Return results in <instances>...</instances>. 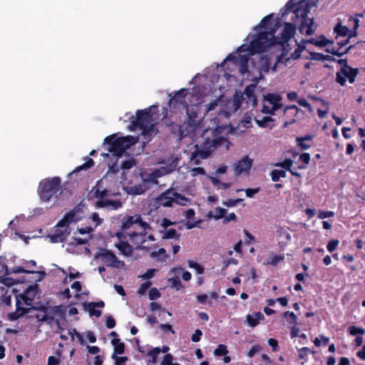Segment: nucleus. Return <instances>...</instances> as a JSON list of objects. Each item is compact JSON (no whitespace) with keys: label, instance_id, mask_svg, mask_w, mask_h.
Masks as SVG:
<instances>
[{"label":"nucleus","instance_id":"f257e3e1","mask_svg":"<svg viewBox=\"0 0 365 365\" xmlns=\"http://www.w3.org/2000/svg\"><path fill=\"white\" fill-rule=\"evenodd\" d=\"M281 17H277L275 19L274 27L272 28L270 31H259L257 34H254L250 46L252 54L262 53L267 48L272 46H279L282 52L277 57L275 64L282 63L284 56L287 55L289 49L286 48V43L294 36L295 26L292 23L285 22L280 36H276L274 34L277 28L280 26V21L286 19V16L290 12H292L297 17V0H289L281 9ZM275 68L276 65L272 67V70L275 71Z\"/></svg>","mask_w":365,"mask_h":365},{"label":"nucleus","instance_id":"f03ea898","mask_svg":"<svg viewBox=\"0 0 365 365\" xmlns=\"http://www.w3.org/2000/svg\"><path fill=\"white\" fill-rule=\"evenodd\" d=\"M319 0H298V18H302L298 30L302 34L311 35L314 33L317 25L314 22V18H309L307 14L310 9L316 6Z\"/></svg>","mask_w":365,"mask_h":365},{"label":"nucleus","instance_id":"7ed1b4c3","mask_svg":"<svg viewBox=\"0 0 365 365\" xmlns=\"http://www.w3.org/2000/svg\"><path fill=\"white\" fill-rule=\"evenodd\" d=\"M104 143L109 145L108 151L115 156H123L126 150L135 145L136 140L131 135L116 138L115 134L107 136Z\"/></svg>","mask_w":365,"mask_h":365},{"label":"nucleus","instance_id":"20e7f679","mask_svg":"<svg viewBox=\"0 0 365 365\" xmlns=\"http://www.w3.org/2000/svg\"><path fill=\"white\" fill-rule=\"evenodd\" d=\"M74 217L75 213L70 211L58 221L54 233L48 236L52 243L63 242L66 240L71 232L68 226L74 220Z\"/></svg>","mask_w":365,"mask_h":365},{"label":"nucleus","instance_id":"39448f33","mask_svg":"<svg viewBox=\"0 0 365 365\" xmlns=\"http://www.w3.org/2000/svg\"><path fill=\"white\" fill-rule=\"evenodd\" d=\"M61 189V178L53 177L46 178L40 182L38 187V195L41 200L48 201Z\"/></svg>","mask_w":365,"mask_h":365},{"label":"nucleus","instance_id":"423d86ee","mask_svg":"<svg viewBox=\"0 0 365 365\" xmlns=\"http://www.w3.org/2000/svg\"><path fill=\"white\" fill-rule=\"evenodd\" d=\"M186 88H182L177 91L175 95L169 100L168 105L173 112H178L185 110L188 106L186 98L189 95Z\"/></svg>","mask_w":365,"mask_h":365},{"label":"nucleus","instance_id":"0eeeda50","mask_svg":"<svg viewBox=\"0 0 365 365\" xmlns=\"http://www.w3.org/2000/svg\"><path fill=\"white\" fill-rule=\"evenodd\" d=\"M152 114L150 108L138 110L136 112V118L130 121L129 125L130 130H135L145 125L150 124L151 122Z\"/></svg>","mask_w":365,"mask_h":365},{"label":"nucleus","instance_id":"6e6552de","mask_svg":"<svg viewBox=\"0 0 365 365\" xmlns=\"http://www.w3.org/2000/svg\"><path fill=\"white\" fill-rule=\"evenodd\" d=\"M293 161L291 159H285L283 162L274 164L275 167H281L282 169H274L271 171L270 176L273 182H277L281 178H285L287 175V170H289L293 175H297V172L290 170Z\"/></svg>","mask_w":365,"mask_h":365},{"label":"nucleus","instance_id":"1a4fd4ad","mask_svg":"<svg viewBox=\"0 0 365 365\" xmlns=\"http://www.w3.org/2000/svg\"><path fill=\"white\" fill-rule=\"evenodd\" d=\"M358 74L359 69L356 68H340L336 73V81L342 86L346 84V78L350 83H354Z\"/></svg>","mask_w":365,"mask_h":365},{"label":"nucleus","instance_id":"9d476101","mask_svg":"<svg viewBox=\"0 0 365 365\" xmlns=\"http://www.w3.org/2000/svg\"><path fill=\"white\" fill-rule=\"evenodd\" d=\"M140 215H125L122 220L121 232H118L116 236L119 238H125L127 233L130 232L132 226L136 225L140 221Z\"/></svg>","mask_w":365,"mask_h":365},{"label":"nucleus","instance_id":"9b49d317","mask_svg":"<svg viewBox=\"0 0 365 365\" xmlns=\"http://www.w3.org/2000/svg\"><path fill=\"white\" fill-rule=\"evenodd\" d=\"M97 257L107 267H118V264L120 262L116 255L110 250L102 249L97 255Z\"/></svg>","mask_w":365,"mask_h":365},{"label":"nucleus","instance_id":"f8f14e48","mask_svg":"<svg viewBox=\"0 0 365 365\" xmlns=\"http://www.w3.org/2000/svg\"><path fill=\"white\" fill-rule=\"evenodd\" d=\"M186 110V113L187 115L186 122L185 124L186 125V128L189 129L190 131H193L196 129L198 125L197 120V113L194 108L193 106H187V108H185Z\"/></svg>","mask_w":365,"mask_h":365},{"label":"nucleus","instance_id":"ddd939ff","mask_svg":"<svg viewBox=\"0 0 365 365\" xmlns=\"http://www.w3.org/2000/svg\"><path fill=\"white\" fill-rule=\"evenodd\" d=\"M195 150L192 152L190 159L193 161L195 165H199L200 160L207 159L212 153V149L209 147L205 149L200 150L198 148V145H195Z\"/></svg>","mask_w":365,"mask_h":365},{"label":"nucleus","instance_id":"4468645a","mask_svg":"<svg viewBox=\"0 0 365 365\" xmlns=\"http://www.w3.org/2000/svg\"><path fill=\"white\" fill-rule=\"evenodd\" d=\"M252 166V160L248 156H245L242 159L235 164V173L239 175L242 173H247Z\"/></svg>","mask_w":365,"mask_h":365},{"label":"nucleus","instance_id":"2eb2a0df","mask_svg":"<svg viewBox=\"0 0 365 365\" xmlns=\"http://www.w3.org/2000/svg\"><path fill=\"white\" fill-rule=\"evenodd\" d=\"M147 230L144 232H128L126 237H129L131 242L135 245V248L138 249L141 245L146 242Z\"/></svg>","mask_w":365,"mask_h":365},{"label":"nucleus","instance_id":"dca6fc26","mask_svg":"<svg viewBox=\"0 0 365 365\" xmlns=\"http://www.w3.org/2000/svg\"><path fill=\"white\" fill-rule=\"evenodd\" d=\"M174 192V191L168 189L167 190H165V192H163V193H161L159 197H158L156 198V200L157 202H158V204L163 207H171L173 205V198H174V196L173 195V193Z\"/></svg>","mask_w":365,"mask_h":365},{"label":"nucleus","instance_id":"f3484780","mask_svg":"<svg viewBox=\"0 0 365 365\" xmlns=\"http://www.w3.org/2000/svg\"><path fill=\"white\" fill-rule=\"evenodd\" d=\"M58 310V307L55 306L51 308V312H38L34 317L41 322H46L48 324L53 323L54 317L53 314H55Z\"/></svg>","mask_w":365,"mask_h":365},{"label":"nucleus","instance_id":"a211bd4d","mask_svg":"<svg viewBox=\"0 0 365 365\" xmlns=\"http://www.w3.org/2000/svg\"><path fill=\"white\" fill-rule=\"evenodd\" d=\"M256 86L255 84H250L247 86L241 96L243 100H246L247 103L250 102L253 106L257 104V97L255 94Z\"/></svg>","mask_w":365,"mask_h":365},{"label":"nucleus","instance_id":"6ab92c4d","mask_svg":"<svg viewBox=\"0 0 365 365\" xmlns=\"http://www.w3.org/2000/svg\"><path fill=\"white\" fill-rule=\"evenodd\" d=\"M30 309L21 307V300L16 297V311L9 314V319L11 321H16L24 314L29 313Z\"/></svg>","mask_w":365,"mask_h":365},{"label":"nucleus","instance_id":"aec40b11","mask_svg":"<svg viewBox=\"0 0 365 365\" xmlns=\"http://www.w3.org/2000/svg\"><path fill=\"white\" fill-rule=\"evenodd\" d=\"M274 14H271L264 16L260 23L255 28V29H264L265 31H270L272 28L274 27L275 23Z\"/></svg>","mask_w":365,"mask_h":365},{"label":"nucleus","instance_id":"412c9836","mask_svg":"<svg viewBox=\"0 0 365 365\" xmlns=\"http://www.w3.org/2000/svg\"><path fill=\"white\" fill-rule=\"evenodd\" d=\"M314 135L308 134L305 136L298 137V148L301 150H307L314 145Z\"/></svg>","mask_w":365,"mask_h":365},{"label":"nucleus","instance_id":"4be33fe9","mask_svg":"<svg viewBox=\"0 0 365 365\" xmlns=\"http://www.w3.org/2000/svg\"><path fill=\"white\" fill-rule=\"evenodd\" d=\"M284 259V257L279 255H276L272 252H268L267 254V257L264 259L262 264H271L273 266L277 265L280 261Z\"/></svg>","mask_w":365,"mask_h":365},{"label":"nucleus","instance_id":"5701e85b","mask_svg":"<svg viewBox=\"0 0 365 365\" xmlns=\"http://www.w3.org/2000/svg\"><path fill=\"white\" fill-rule=\"evenodd\" d=\"M265 100L272 105L273 110H277L282 108V105L279 103L281 96L275 93H268L264 96Z\"/></svg>","mask_w":365,"mask_h":365},{"label":"nucleus","instance_id":"b1692460","mask_svg":"<svg viewBox=\"0 0 365 365\" xmlns=\"http://www.w3.org/2000/svg\"><path fill=\"white\" fill-rule=\"evenodd\" d=\"M264 319V316L260 312H254L252 314H247L246 321L251 327H256L260 321Z\"/></svg>","mask_w":365,"mask_h":365},{"label":"nucleus","instance_id":"393cba45","mask_svg":"<svg viewBox=\"0 0 365 365\" xmlns=\"http://www.w3.org/2000/svg\"><path fill=\"white\" fill-rule=\"evenodd\" d=\"M36 289H37V285H30L26 289L25 292L22 295H21V297L23 299L24 303L26 305H31L32 302L34 301V294L32 296H29V293L35 292Z\"/></svg>","mask_w":365,"mask_h":365},{"label":"nucleus","instance_id":"a878e982","mask_svg":"<svg viewBox=\"0 0 365 365\" xmlns=\"http://www.w3.org/2000/svg\"><path fill=\"white\" fill-rule=\"evenodd\" d=\"M115 247L125 256H130L133 252V248L128 242L122 241L116 244Z\"/></svg>","mask_w":365,"mask_h":365},{"label":"nucleus","instance_id":"bb28decb","mask_svg":"<svg viewBox=\"0 0 365 365\" xmlns=\"http://www.w3.org/2000/svg\"><path fill=\"white\" fill-rule=\"evenodd\" d=\"M309 58L311 60L314 61H336V58L331 56L329 55H324L321 53H317V52H309Z\"/></svg>","mask_w":365,"mask_h":365},{"label":"nucleus","instance_id":"cd10ccee","mask_svg":"<svg viewBox=\"0 0 365 365\" xmlns=\"http://www.w3.org/2000/svg\"><path fill=\"white\" fill-rule=\"evenodd\" d=\"M139 221L140 222L138 224H136V225L132 226L130 232H144L148 230H151L150 225L148 222L143 221L140 215V220Z\"/></svg>","mask_w":365,"mask_h":365},{"label":"nucleus","instance_id":"c85d7f7f","mask_svg":"<svg viewBox=\"0 0 365 365\" xmlns=\"http://www.w3.org/2000/svg\"><path fill=\"white\" fill-rule=\"evenodd\" d=\"M173 195L174 196L173 203H175V204L181 205V206H185L187 204H190V202H191V199L190 198L187 197L182 195L180 193H178L177 192H174L173 193Z\"/></svg>","mask_w":365,"mask_h":365},{"label":"nucleus","instance_id":"c756f323","mask_svg":"<svg viewBox=\"0 0 365 365\" xmlns=\"http://www.w3.org/2000/svg\"><path fill=\"white\" fill-rule=\"evenodd\" d=\"M160 233L163 234L162 239H175L179 240L180 237V234L177 233L176 230L173 228L166 229L163 230H160Z\"/></svg>","mask_w":365,"mask_h":365},{"label":"nucleus","instance_id":"7c9ffc66","mask_svg":"<svg viewBox=\"0 0 365 365\" xmlns=\"http://www.w3.org/2000/svg\"><path fill=\"white\" fill-rule=\"evenodd\" d=\"M111 344L114 346L113 354H123L125 352V344L123 342L120 341L119 339H112Z\"/></svg>","mask_w":365,"mask_h":365},{"label":"nucleus","instance_id":"2f4dec72","mask_svg":"<svg viewBox=\"0 0 365 365\" xmlns=\"http://www.w3.org/2000/svg\"><path fill=\"white\" fill-rule=\"evenodd\" d=\"M271 66L270 58L267 56H262L259 63V68L261 71L268 72Z\"/></svg>","mask_w":365,"mask_h":365},{"label":"nucleus","instance_id":"473e14b6","mask_svg":"<svg viewBox=\"0 0 365 365\" xmlns=\"http://www.w3.org/2000/svg\"><path fill=\"white\" fill-rule=\"evenodd\" d=\"M317 43H319L318 38H311L306 41L302 40L300 43H298V58L300 56V53L304 50L306 43H311L316 46H319Z\"/></svg>","mask_w":365,"mask_h":365},{"label":"nucleus","instance_id":"72a5a7b5","mask_svg":"<svg viewBox=\"0 0 365 365\" xmlns=\"http://www.w3.org/2000/svg\"><path fill=\"white\" fill-rule=\"evenodd\" d=\"M140 129L142 130L141 134L144 137L150 138L153 134L156 133L155 130V125L153 123L148 124Z\"/></svg>","mask_w":365,"mask_h":365},{"label":"nucleus","instance_id":"f704fd0d","mask_svg":"<svg viewBox=\"0 0 365 365\" xmlns=\"http://www.w3.org/2000/svg\"><path fill=\"white\" fill-rule=\"evenodd\" d=\"M209 178H210L212 184L214 186H216L217 187V189L227 190L231 186L230 183L222 182L217 178H216L215 177L210 176Z\"/></svg>","mask_w":365,"mask_h":365},{"label":"nucleus","instance_id":"c9c22d12","mask_svg":"<svg viewBox=\"0 0 365 365\" xmlns=\"http://www.w3.org/2000/svg\"><path fill=\"white\" fill-rule=\"evenodd\" d=\"M299 160L302 165H298V169H304L310 161V155L308 153H303L299 155Z\"/></svg>","mask_w":365,"mask_h":365},{"label":"nucleus","instance_id":"e433bc0d","mask_svg":"<svg viewBox=\"0 0 365 365\" xmlns=\"http://www.w3.org/2000/svg\"><path fill=\"white\" fill-rule=\"evenodd\" d=\"M249 58L246 55L240 56V71L245 73L248 71L247 64Z\"/></svg>","mask_w":365,"mask_h":365},{"label":"nucleus","instance_id":"4c0bfd02","mask_svg":"<svg viewBox=\"0 0 365 365\" xmlns=\"http://www.w3.org/2000/svg\"><path fill=\"white\" fill-rule=\"evenodd\" d=\"M334 32L337 34L338 36H341L345 37L348 36L349 33V29L346 26H342L340 24H338L334 27Z\"/></svg>","mask_w":365,"mask_h":365},{"label":"nucleus","instance_id":"58836bf2","mask_svg":"<svg viewBox=\"0 0 365 365\" xmlns=\"http://www.w3.org/2000/svg\"><path fill=\"white\" fill-rule=\"evenodd\" d=\"M354 48V45H350L348 48H346L344 53H339V48H337V49H335L334 47L330 49V48H326L325 49V51L327 53H331L332 55H334V56H339V57H341L344 55H345L346 53H349V51L352 49Z\"/></svg>","mask_w":365,"mask_h":365},{"label":"nucleus","instance_id":"ea45409f","mask_svg":"<svg viewBox=\"0 0 365 365\" xmlns=\"http://www.w3.org/2000/svg\"><path fill=\"white\" fill-rule=\"evenodd\" d=\"M86 160V163H83V165L77 167L73 170V173H78L82 170H87V169L91 168L92 166H93L94 161L92 158L87 157Z\"/></svg>","mask_w":365,"mask_h":365},{"label":"nucleus","instance_id":"a19ab883","mask_svg":"<svg viewBox=\"0 0 365 365\" xmlns=\"http://www.w3.org/2000/svg\"><path fill=\"white\" fill-rule=\"evenodd\" d=\"M160 353V349L159 347H155L148 352V356H150L151 359L149 362L151 364L157 363L158 355Z\"/></svg>","mask_w":365,"mask_h":365},{"label":"nucleus","instance_id":"79ce46f5","mask_svg":"<svg viewBox=\"0 0 365 365\" xmlns=\"http://www.w3.org/2000/svg\"><path fill=\"white\" fill-rule=\"evenodd\" d=\"M226 141H227V140L224 137H218V138H214L213 140H212V141L210 142L208 147L210 149L213 150L214 148L221 146L222 145V143Z\"/></svg>","mask_w":365,"mask_h":365},{"label":"nucleus","instance_id":"37998d69","mask_svg":"<svg viewBox=\"0 0 365 365\" xmlns=\"http://www.w3.org/2000/svg\"><path fill=\"white\" fill-rule=\"evenodd\" d=\"M187 264L189 267L195 269L197 274H202L204 273L205 268L199 263L194 262L192 260H188Z\"/></svg>","mask_w":365,"mask_h":365},{"label":"nucleus","instance_id":"c03bdc74","mask_svg":"<svg viewBox=\"0 0 365 365\" xmlns=\"http://www.w3.org/2000/svg\"><path fill=\"white\" fill-rule=\"evenodd\" d=\"M136 164V161L133 158H130L128 160H123L120 164V169L129 170L132 168Z\"/></svg>","mask_w":365,"mask_h":365},{"label":"nucleus","instance_id":"a18cd8bd","mask_svg":"<svg viewBox=\"0 0 365 365\" xmlns=\"http://www.w3.org/2000/svg\"><path fill=\"white\" fill-rule=\"evenodd\" d=\"M348 331L349 334L351 336H356L358 334L363 335L365 334L364 329L356 326H350Z\"/></svg>","mask_w":365,"mask_h":365},{"label":"nucleus","instance_id":"49530a36","mask_svg":"<svg viewBox=\"0 0 365 365\" xmlns=\"http://www.w3.org/2000/svg\"><path fill=\"white\" fill-rule=\"evenodd\" d=\"M169 282L171 283V287L175 288L177 291H179L184 287L178 277L169 279Z\"/></svg>","mask_w":365,"mask_h":365},{"label":"nucleus","instance_id":"de8ad7c7","mask_svg":"<svg viewBox=\"0 0 365 365\" xmlns=\"http://www.w3.org/2000/svg\"><path fill=\"white\" fill-rule=\"evenodd\" d=\"M160 255L163 256V259H162V261H165L168 257L166 250L164 248H160L158 251H153L150 253V257L153 259H157Z\"/></svg>","mask_w":365,"mask_h":365},{"label":"nucleus","instance_id":"09e8293b","mask_svg":"<svg viewBox=\"0 0 365 365\" xmlns=\"http://www.w3.org/2000/svg\"><path fill=\"white\" fill-rule=\"evenodd\" d=\"M227 353V346L224 344H219L214 351V354L217 356H225Z\"/></svg>","mask_w":365,"mask_h":365},{"label":"nucleus","instance_id":"8fccbe9b","mask_svg":"<svg viewBox=\"0 0 365 365\" xmlns=\"http://www.w3.org/2000/svg\"><path fill=\"white\" fill-rule=\"evenodd\" d=\"M84 307H86L88 309V311L89 312L90 316H95L96 317H100L101 316V311L98 309H96V307H91V302L89 303H85Z\"/></svg>","mask_w":365,"mask_h":365},{"label":"nucleus","instance_id":"3c124183","mask_svg":"<svg viewBox=\"0 0 365 365\" xmlns=\"http://www.w3.org/2000/svg\"><path fill=\"white\" fill-rule=\"evenodd\" d=\"M318 41L317 43L319 44V47H324L328 45H332L334 43L333 40H329L326 38V36L323 34L320 35L318 37Z\"/></svg>","mask_w":365,"mask_h":365},{"label":"nucleus","instance_id":"603ef678","mask_svg":"<svg viewBox=\"0 0 365 365\" xmlns=\"http://www.w3.org/2000/svg\"><path fill=\"white\" fill-rule=\"evenodd\" d=\"M214 212L215 215H212V217H213L215 220H219L225 217V214L227 213V210H225V208H222L220 207H217L215 209Z\"/></svg>","mask_w":365,"mask_h":365},{"label":"nucleus","instance_id":"864d4df0","mask_svg":"<svg viewBox=\"0 0 365 365\" xmlns=\"http://www.w3.org/2000/svg\"><path fill=\"white\" fill-rule=\"evenodd\" d=\"M272 121V118L269 116H264L261 120H256L257 124L261 128H267L269 123Z\"/></svg>","mask_w":365,"mask_h":365},{"label":"nucleus","instance_id":"5fc2aeb1","mask_svg":"<svg viewBox=\"0 0 365 365\" xmlns=\"http://www.w3.org/2000/svg\"><path fill=\"white\" fill-rule=\"evenodd\" d=\"M339 244V240L333 239L327 243V249L329 252H333L337 248Z\"/></svg>","mask_w":365,"mask_h":365},{"label":"nucleus","instance_id":"6e6d98bb","mask_svg":"<svg viewBox=\"0 0 365 365\" xmlns=\"http://www.w3.org/2000/svg\"><path fill=\"white\" fill-rule=\"evenodd\" d=\"M111 358L115 360V365H125L128 360L127 356H118L115 354H112Z\"/></svg>","mask_w":365,"mask_h":365},{"label":"nucleus","instance_id":"4d7b16f0","mask_svg":"<svg viewBox=\"0 0 365 365\" xmlns=\"http://www.w3.org/2000/svg\"><path fill=\"white\" fill-rule=\"evenodd\" d=\"M160 292L157 288L153 287L149 290L148 296L150 300L157 299L160 297Z\"/></svg>","mask_w":365,"mask_h":365},{"label":"nucleus","instance_id":"13d9d810","mask_svg":"<svg viewBox=\"0 0 365 365\" xmlns=\"http://www.w3.org/2000/svg\"><path fill=\"white\" fill-rule=\"evenodd\" d=\"M242 201H243V199H241V198H238V199H235V200L229 199L226 201H223L222 205L226 207H231L236 206L238 203H240Z\"/></svg>","mask_w":365,"mask_h":365},{"label":"nucleus","instance_id":"bf43d9fd","mask_svg":"<svg viewBox=\"0 0 365 365\" xmlns=\"http://www.w3.org/2000/svg\"><path fill=\"white\" fill-rule=\"evenodd\" d=\"M151 286V282L148 281L140 284L138 290V294L139 295H143L145 294L148 288Z\"/></svg>","mask_w":365,"mask_h":365},{"label":"nucleus","instance_id":"052dcab7","mask_svg":"<svg viewBox=\"0 0 365 365\" xmlns=\"http://www.w3.org/2000/svg\"><path fill=\"white\" fill-rule=\"evenodd\" d=\"M13 273H26V274H34L36 272L34 270H27L23 267L17 266L12 268Z\"/></svg>","mask_w":365,"mask_h":365},{"label":"nucleus","instance_id":"680f3d73","mask_svg":"<svg viewBox=\"0 0 365 365\" xmlns=\"http://www.w3.org/2000/svg\"><path fill=\"white\" fill-rule=\"evenodd\" d=\"M240 56L239 55L238 56H236L235 53H230L226 58L224 60L223 63H224L226 61H232L235 64H237L238 62H240Z\"/></svg>","mask_w":365,"mask_h":365},{"label":"nucleus","instance_id":"e2e57ef3","mask_svg":"<svg viewBox=\"0 0 365 365\" xmlns=\"http://www.w3.org/2000/svg\"><path fill=\"white\" fill-rule=\"evenodd\" d=\"M106 325L108 329H113L115 327V320L111 315L106 317Z\"/></svg>","mask_w":365,"mask_h":365},{"label":"nucleus","instance_id":"0e129e2a","mask_svg":"<svg viewBox=\"0 0 365 365\" xmlns=\"http://www.w3.org/2000/svg\"><path fill=\"white\" fill-rule=\"evenodd\" d=\"M335 213L333 211H319L318 214L319 219H325L327 217H334Z\"/></svg>","mask_w":365,"mask_h":365},{"label":"nucleus","instance_id":"69168bd1","mask_svg":"<svg viewBox=\"0 0 365 365\" xmlns=\"http://www.w3.org/2000/svg\"><path fill=\"white\" fill-rule=\"evenodd\" d=\"M108 195V191L107 189H104L103 190H100L97 189L94 192V196L99 199H103Z\"/></svg>","mask_w":365,"mask_h":365},{"label":"nucleus","instance_id":"338daca9","mask_svg":"<svg viewBox=\"0 0 365 365\" xmlns=\"http://www.w3.org/2000/svg\"><path fill=\"white\" fill-rule=\"evenodd\" d=\"M72 240L73 242H71V244L73 245L74 246L83 245L88 243V240L82 239L81 237H73Z\"/></svg>","mask_w":365,"mask_h":365},{"label":"nucleus","instance_id":"774afa93","mask_svg":"<svg viewBox=\"0 0 365 365\" xmlns=\"http://www.w3.org/2000/svg\"><path fill=\"white\" fill-rule=\"evenodd\" d=\"M173 356L171 354H166L163 358L161 365H170L173 363Z\"/></svg>","mask_w":365,"mask_h":365}]
</instances>
